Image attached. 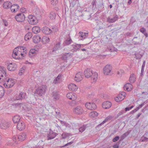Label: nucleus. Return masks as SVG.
Instances as JSON below:
<instances>
[{"label": "nucleus", "instance_id": "57", "mask_svg": "<svg viewBox=\"0 0 148 148\" xmlns=\"http://www.w3.org/2000/svg\"><path fill=\"white\" fill-rule=\"evenodd\" d=\"M119 137L118 136H116L113 139L112 141L113 142H116L119 139Z\"/></svg>", "mask_w": 148, "mask_h": 148}, {"label": "nucleus", "instance_id": "50", "mask_svg": "<svg viewBox=\"0 0 148 148\" xmlns=\"http://www.w3.org/2000/svg\"><path fill=\"white\" fill-rule=\"evenodd\" d=\"M140 140L142 142L147 141L148 140V138L143 136L141 137Z\"/></svg>", "mask_w": 148, "mask_h": 148}, {"label": "nucleus", "instance_id": "51", "mask_svg": "<svg viewBox=\"0 0 148 148\" xmlns=\"http://www.w3.org/2000/svg\"><path fill=\"white\" fill-rule=\"evenodd\" d=\"M129 132H127L124 133L121 136V138L122 139H124L129 135Z\"/></svg>", "mask_w": 148, "mask_h": 148}, {"label": "nucleus", "instance_id": "15", "mask_svg": "<svg viewBox=\"0 0 148 148\" xmlns=\"http://www.w3.org/2000/svg\"><path fill=\"white\" fill-rule=\"evenodd\" d=\"M57 135V134L50 130L47 135V140H49L53 139Z\"/></svg>", "mask_w": 148, "mask_h": 148}, {"label": "nucleus", "instance_id": "41", "mask_svg": "<svg viewBox=\"0 0 148 148\" xmlns=\"http://www.w3.org/2000/svg\"><path fill=\"white\" fill-rule=\"evenodd\" d=\"M140 31V32L146 36V37H147L148 36V34L146 32V29L145 28L143 27L141 28Z\"/></svg>", "mask_w": 148, "mask_h": 148}, {"label": "nucleus", "instance_id": "1", "mask_svg": "<svg viewBox=\"0 0 148 148\" xmlns=\"http://www.w3.org/2000/svg\"><path fill=\"white\" fill-rule=\"evenodd\" d=\"M47 87L45 85H42L38 87L35 91V94L37 96H42L45 94Z\"/></svg>", "mask_w": 148, "mask_h": 148}, {"label": "nucleus", "instance_id": "53", "mask_svg": "<svg viewBox=\"0 0 148 148\" xmlns=\"http://www.w3.org/2000/svg\"><path fill=\"white\" fill-rule=\"evenodd\" d=\"M124 72L123 70H120L119 71H118L117 72V75H119L120 76H121L122 74H124Z\"/></svg>", "mask_w": 148, "mask_h": 148}, {"label": "nucleus", "instance_id": "32", "mask_svg": "<svg viewBox=\"0 0 148 148\" xmlns=\"http://www.w3.org/2000/svg\"><path fill=\"white\" fill-rule=\"evenodd\" d=\"M98 74L97 73L94 72L92 73V75L91 76V78L93 80V82H95L98 78Z\"/></svg>", "mask_w": 148, "mask_h": 148}, {"label": "nucleus", "instance_id": "62", "mask_svg": "<svg viewBox=\"0 0 148 148\" xmlns=\"http://www.w3.org/2000/svg\"><path fill=\"white\" fill-rule=\"evenodd\" d=\"M118 97V96L115 98V100L117 102H119L120 101H121V100H120V99Z\"/></svg>", "mask_w": 148, "mask_h": 148}, {"label": "nucleus", "instance_id": "28", "mask_svg": "<svg viewBox=\"0 0 148 148\" xmlns=\"http://www.w3.org/2000/svg\"><path fill=\"white\" fill-rule=\"evenodd\" d=\"M61 75H59L58 76L55 78L53 82V83L55 84L60 83L61 82Z\"/></svg>", "mask_w": 148, "mask_h": 148}, {"label": "nucleus", "instance_id": "13", "mask_svg": "<svg viewBox=\"0 0 148 148\" xmlns=\"http://www.w3.org/2000/svg\"><path fill=\"white\" fill-rule=\"evenodd\" d=\"M17 65L14 63H11L7 66L8 69L10 71H14L16 69Z\"/></svg>", "mask_w": 148, "mask_h": 148}, {"label": "nucleus", "instance_id": "10", "mask_svg": "<svg viewBox=\"0 0 148 148\" xmlns=\"http://www.w3.org/2000/svg\"><path fill=\"white\" fill-rule=\"evenodd\" d=\"M83 112L82 108L79 106H77L73 108V112L76 114H81Z\"/></svg>", "mask_w": 148, "mask_h": 148}, {"label": "nucleus", "instance_id": "7", "mask_svg": "<svg viewBox=\"0 0 148 148\" xmlns=\"http://www.w3.org/2000/svg\"><path fill=\"white\" fill-rule=\"evenodd\" d=\"M85 106L88 109L91 110H94L97 108L96 105L92 102H87L85 104Z\"/></svg>", "mask_w": 148, "mask_h": 148}, {"label": "nucleus", "instance_id": "6", "mask_svg": "<svg viewBox=\"0 0 148 148\" xmlns=\"http://www.w3.org/2000/svg\"><path fill=\"white\" fill-rule=\"evenodd\" d=\"M26 97V94L25 93L21 92L19 94L15 95L13 98L14 100H20L25 99Z\"/></svg>", "mask_w": 148, "mask_h": 148}, {"label": "nucleus", "instance_id": "36", "mask_svg": "<svg viewBox=\"0 0 148 148\" xmlns=\"http://www.w3.org/2000/svg\"><path fill=\"white\" fill-rule=\"evenodd\" d=\"M136 80V77L135 75L134 74H132L131 75L130 78V82L131 83H134Z\"/></svg>", "mask_w": 148, "mask_h": 148}, {"label": "nucleus", "instance_id": "30", "mask_svg": "<svg viewBox=\"0 0 148 148\" xmlns=\"http://www.w3.org/2000/svg\"><path fill=\"white\" fill-rule=\"evenodd\" d=\"M40 28L37 26L34 27L32 28V32L35 34L39 33L40 32Z\"/></svg>", "mask_w": 148, "mask_h": 148}, {"label": "nucleus", "instance_id": "63", "mask_svg": "<svg viewBox=\"0 0 148 148\" xmlns=\"http://www.w3.org/2000/svg\"><path fill=\"white\" fill-rule=\"evenodd\" d=\"M62 136L63 138H65L66 137V133H62Z\"/></svg>", "mask_w": 148, "mask_h": 148}, {"label": "nucleus", "instance_id": "33", "mask_svg": "<svg viewBox=\"0 0 148 148\" xmlns=\"http://www.w3.org/2000/svg\"><path fill=\"white\" fill-rule=\"evenodd\" d=\"M126 93L124 92H122L120 93H119L118 95V97L120 99V100L121 101L125 97Z\"/></svg>", "mask_w": 148, "mask_h": 148}, {"label": "nucleus", "instance_id": "45", "mask_svg": "<svg viewBox=\"0 0 148 148\" xmlns=\"http://www.w3.org/2000/svg\"><path fill=\"white\" fill-rule=\"evenodd\" d=\"M42 41L44 43H46L49 42L50 39L49 37H45L42 38Z\"/></svg>", "mask_w": 148, "mask_h": 148}, {"label": "nucleus", "instance_id": "11", "mask_svg": "<svg viewBox=\"0 0 148 148\" xmlns=\"http://www.w3.org/2000/svg\"><path fill=\"white\" fill-rule=\"evenodd\" d=\"M84 73L86 77L89 78L91 77L92 75V71L90 69H87L84 71Z\"/></svg>", "mask_w": 148, "mask_h": 148}, {"label": "nucleus", "instance_id": "44", "mask_svg": "<svg viewBox=\"0 0 148 148\" xmlns=\"http://www.w3.org/2000/svg\"><path fill=\"white\" fill-rule=\"evenodd\" d=\"M36 50L34 49H32L30 50L29 53V56L30 57H32L33 56V54L36 53Z\"/></svg>", "mask_w": 148, "mask_h": 148}, {"label": "nucleus", "instance_id": "18", "mask_svg": "<svg viewBox=\"0 0 148 148\" xmlns=\"http://www.w3.org/2000/svg\"><path fill=\"white\" fill-rule=\"evenodd\" d=\"M17 49L16 48L14 49L12 55V57L15 59H18L19 58L18 55H20V53L18 52Z\"/></svg>", "mask_w": 148, "mask_h": 148}, {"label": "nucleus", "instance_id": "17", "mask_svg": "<svg viewBox=\"0 0 148 148\" xmlns=\"http://www.w3.org/2000/svg\"><path fill=\"white\" fill-rule=\"evenodd\" d=\"M52 97L54 101L59 99L60 96L58 92L57 91L53 92L52 93Z\"/></svg>", "mask_w": 148, "mask_h": 148}, {"label": "nucleus", "instance_id": "39", "mask_svg": "<svg viewBox=\"0 0 148 148\" xmlns=\"http://www.w3.org/2000/svg\"><path fill=\"white\" fill-rule=\"evenodd\" d=\"M78 1L77 0H72L70 3V6L73 7L78 3Z\"/></svg>", "mask_w": 148, "mask_h": 148}, {"label": "nucleus", "instance_id": "49", "mask_svg": "<svg viewBox=\"0 0 148 148\" xmlns=\"http://www.w3.org/2000/svg\"><path fill=\"white\" fill-rule=\"evenodd\" d=\"M16 106L19 107L20 108H24V106H25V104L24 103H16L15 104Z\"/></svg>", "mask_w": 148, "mask_h": 148}, {"label": "nucleus", "instance_id": "38", "mask_svg": "<svg viewBox=\"0 0 148 148\" xmlns=\"http://www.w3.org/2000/svg\"><path fill=\"white\" fill-rule=\"evenodd\" d=\"M72 46L73 48L75 49V50L73 49L72 50H74V51H76L77 49L80 48L81 47V45L75 44L73 45Z\"/></svg>", "mask_w": 148, "mask_h": 148}, {"label": "nucleus", "instance_id": "24", "mask_svg": "<svg viewBox=\"0 0 148 148\" xmlns=\"http://www.w3.org/2000/svg\"><path fill=\"white\" fill-rule=\"evenodd\" d=\"M26 137V134L25 133H22L18 136V138L20 141H23L25 140Z\"/></svg>", "mask_w": 148, "mask_h": 148}, {"label": "nucleus", "instance_id": "21", "mask_svg": "<svg viewBox=\"0 0 148 148\" xmlns=\"http://www.w3.org/2000/svg\"><path fill=\"white\" fill-rule=\"evenodd\" d=\"M42 30L43 33L47 35L49 34L52 32L50 29L46 27H43Z\"/></svg>", "mask_w": 148, "mask_h": 148}, {"label": "nucleus", "instance_id": "8", "mask_svg": "<svg viewBox=\"0 0 148 148\" xmlns=\"http://www.w3.org/2000/svg\"><path fill=\"white\" fill-rule=\"evenodd\" d=\"M28 21L31 25L35 24L37 23V20L35 17L31 15L29 16Z\"/></svg>", "mask_w": 148, "mask_h": 148}, {"label": "nucleus", "instance_id": "19", "mask_svg": "<svg viewBox=\"0 0 148 148\" xmlns=\"http://www.w3.org/2000/svg\"><path fill=\"white\" fill-rule=\"evenodd\" d=\"M68 88L70 90L75 91L77 89L78 87L74 84H71L69 85Z\"/></svg>", "mask_w": 148, "mask_h": 148}, {"label": "nucleus", "instance_id": "58", "mask_svg": "<svg viewBox=\"0 0 148 148\" xmlns=\"http://www.w3.org/2000/svg\"><path fill=\"white\" fill-rule=\"evenodd\" d=\"M73 143V141H71L69 143H67V144H65V145H64L63 146H62L61 147H65L67 146L68 145H71L72 144V143Z\"/></svg>", "mask_w": 148, "mask_h": 148}, {"label": "nucleus", "instance_id": "40", "mask_svg": "<svg viewBox=\"0 0 148 148\" xmlns=\"http://www.w3.org/2000/svg\"><path fill=\"white\" fill-rule=\"evenodd\" d=\"M89 115L91 117H95L97 116L98 113L96 111H93L90 113Z\"/></svg>", "mask_w": 148, "mask_h": 148}, {"label": "nucleus", "instance_id": "26", "mask_svg": "<svg viewBox=\"0 0 148 148\" xmlns=\"http://www.w3.org/2000/svg\"><path fill=\"white\" fill-rule=\"evenodd\" d=\"M12 3L10 1H6L3 3V7L5 9H8L11 7Z\"/></svg>", "mask_w": 148, "mask_h": 148}, {"label": "nucleus", "instance_id": "55", "mask_svg": "<svg viewBox=\"0 0 148 148\" xmlns=\"http://www.w3.org/2000/svg\"><path fill=\"white\" fill-rule=\"evenodd\" d=\"M51 4L53 5H56L58 3V0H51Z\"/></svg>", "mask_w": 148, "mask_h": 148}, {"label": "nucleus", "instance_id": "64", "mask_svg": "<svg viewBox=\"0 0 148 148\" xmlns=\"http://www.w3.org/2000/svg\"><path fill=\"white\" fill-rule=\"evenodd\" d=\"M96 1V0H93L92 1L91 4L92 6H94V5H96V2H95Z\"/></svg>", "mask_w": 148, "mask_h": 148}, {"label": "nucleus", "instance_id": "35", "mask_svg": "<svg viewBox=\"0 0 148 148\" xmlns=\"http://www.w3.org/2000/svg\"><path fill=\"white\" fill-rule=\"evenodd\" d=\"M32 36V34L31 32H29L25 36V40L27 41L31 38Z\"/></svg>", "mask_w": 148, "mask_h": 148}, {"label": "nucleus", "instance_id": "31", "mask_svg": "<svg viewBox=\"0 0 148 148\" xmlns=\"http://www.w3.org/2000/svg\"><path fill=\"white\" fill-rule=\"evenodd\" d=\"M73 54L70 53H66L63 54L61 58L63 60H66L68 57L72 56Z\"/></svg>", "mask_w": 148, "mask_h": 148}, {"label": "nucleus", "instance_id": "27", "mask_svg": "<svg viewBox=\"0 0 148 148\" xmlns=\"http://www.w3.org/2000/svg\"><path fill=\"white\" fill-rule=\"evenodd\" d=\"M16 48H17V49L18 52L19 53H21V52H23L26 53V48L25 47H21L18 46V47Z\"/></svg>", "mask_w": 148, "mask_h": 148}, {"label": "nucleus", "instance_id": "14", "mask_svg": "<svg viewBox=\"0 0 148 148\" xmlns=\"http://www.w3.org/2000/svg\"><path fill=\"white\" fill-rule=\"evenodd\" d=\"M17 127L18 130L21 131L25 128V125L23 121H20L17 124Z\"/></svg>", "mask_w": 148, "mask_h": 148}, {"label": "nucleus", "instance_id": "37", "mask_svg": "<svg viewBox=\"0 0 148 148\" xmlns=\"http://www.w3.org/2000/svg\"><path fill=\"white\" fill-rule=\"evenodd\" d=\"M5 94V90L3 87L0 86V98H1Z\"/></svg>", "mask_w": 148, "mask_h": 148}, {"label": "nucleus", "instance_id": "54", "mask_svg": "<svg viewBox=\"0 0 148 148\" xmlns=\"http://www.w3.org/2000/svg\"><path fill=\"white\" fill-rule=\"evenodd\" d=\"M135 55L136 59H140L142 56V55H139L138 53H135Z\"/></svg>", "mask_w": 148, "mask_h": 148}, {"label": "nucleus", "instance_id": "52", "mask_svg": "<svg viewBox=\"0 0 148 148\" xmlns=\"http://www.w3.org/2000/svg\"><path fill=\"white\" fill-rule=\"evenodd\" d=\"M80 34V36L82 38L84 39L86 38V34L84 33L80 32H79Z\"/></svg>", "mask_w": 148, "mask_h": 148}, {"label": "nucleus", "instance_id": "23", "mask_svg": "<svg viewBox=\"0 0 148 148\" xmlns=\"http://www.w3.org/2000/svg\"><path fill=\"white\" fill-rule=\"evenodd\" d=\"M41 40L40 37L38 35L34 36L33 38V41L35 43L39 42Z\"/></svg>", "mask_w": 148, "mask_h": 148}, {"label": "nucleus", "instance_id": "20", "mask_svg": "<svg viewBox=\"0 0 148 148\" xmlns=\"http://www.w3.org/2000/svg\"><path fill=\"white\" fill-rule=\"evenodd\" d=\"M112 103L109 101H106L103 102L102 104V107L106 109L110 108L111 106Z\"/></svg>", "mask_w": 148, "mask_h": 148}, {"label": "nucleus", "instance_id": "9", "mask_svg": "<svg viewBox=\"0 0 148 148\" xmlns=\"http://www.w3.org/2000/svg\"><path fill=\"white\" fill-rule=\"evenodd\" d=\"M16 21L18 22H22L23 21L25 18L24 14L23 13H19L15 16Z\"/></svg>", "mask_w": 148, "mask_h": 148}, {"label": "nucleus", "instance_id": "3", "mask_svg": "<svg viewBox=\"0 0 148 148\" xmlns=\"http://www.w3.org/2000/svg\"><path fill=\"white\" fill-rule=\"evenodd\" d=\"M112 67L110 65H107L104 68L103 73L105 75H111L112 74Z\"/></svg>", "mask_w": 148, "mask_h": 148}, {"label": "nucleus", "instance_id": "47", "mask_svg": "<svg viewBox=\"0 0 148 148\" xmlns=\"http://www.w3.org/2000/svg\"><path fill=\"white\" fill-rule=\"evenodd\" d=\"M60 48V43L58 42L57 43L56 45L53 48V51H56L57 50L59 49Z\"/></svg>", "mask_w": 148, "mask_h": 148}, {"label": "nucleus", "instance_id": "4", "mask_svg": "<svg viewBox=\"0 0 148 148\" xmlns=\"http://www.w3.org/2000/svg\"><path fill=\"white\" fill-rule=\"evenodd\" d=\"M10 126V123L5 120H0V128L3 130L8 129Z\"/></svg>", "mask_w": 148, "mask_h": 148}, {"label": "nucleus", "instance_id": "56", "mask_svg": "<svg viewBox=\"0 0 148 148\" xmlns=\"http://www.w3.org/2000/svg\"><path fill=\"white\" fill-rule=\"evenodd\" d=\"M139 109H140V107H137L136 108L134 109V110L132 111L131 112H130V113L133 114L134 113L136 112Z\"/></svg>", "mask_w": 148, "mask_h": 148}, {"label": "nucleus", "instance_id": "48", "mask_svg": "<svg viewBox=\"0 0 148 148\" xmlns=\"http://www.w3.org/2000/svg\"><path fill=\"white\" fill-rule=\"evenodd\" d=\"M86 128V125H83L82 127L79 128V132L82 133L84 131Z\"/></svg>", "mask_w": 148, "mask_h": 148}, {"label": "nucleus", "instance_id": "43", "mask_svg": "<svg viewBox=\"0 0 148 148\" xmlns=\"http://www.w3.org/2000/svg\"><path fill=\"white\" fill-rule=\"evenodd\" d=\"M139 39L137 37H134L132 40V43L134 45L139 44Z\"/></svg>", "mask_w": 148, "mask_h": 148}, {"label": "nucleus", "instance_id": "59", "mask_svg": "<svg viewBox=\"0 0 148 148\" xmlns=\"http://www.w3.org/2000/svg\"><path fill=\"white\" fill-rule=\"evenodd\" d=\"M113 117L111 115H109L108 117H107L105 119H106V120H107L108 121V120H110L111 119L113 118Z\"/></svg>", "mask_w": 148, "mask_h": 148}, {"label": "nucleus", "instance_id": "5", "mask_svg": "<svg viewBox=\"0 0 148 148\" xmlns=\"http://www.w3.org/2000/svg\"><path fill=\"white\" fill-rule=\"evenodd\" d=\"M5 69L3 67L0 66V82H3L5 75Z\"/></svg>", "mask_w": 148, "mask_h": 148}, {"label": "nucleus", "instance_id": "29", "mask_svg": "<svg viewBox=\"0 0 148 148\" xmlns=\"http://www.w3.org/2000/svg\"><path fill=\"white\" fill-rule=\"evenodd\" d=\"M118 18L117 15H116L112 18H108V21L110 23H112L117 21Z\"/></svg>", "mask_w": 148, "mask_h": 148}, {"label": "nucleus", "instance_id": "16", "mask_svg": "<svg viewBox=\"0 0 148 148\" xmlns=\"http://www.w3.org/2000/svg\"><path fill=\"white\" fill-rule=\"evenodd\" d=\"M66 97L67 98L73 100H74L77 99V96L74 93L71 92L68 93L66 95Z\"/></svg>", "mask_w": 148, "mask_h": 148}, {"label": "nucleus", "instance_id": "46", "mask_svg": "<svg viewBox=\"0 0 148 148\" xmlns=\"http://www.w3.org/2000/svg\"><path fill=\"white\" fill-rule=\"evenodd\" d=\"M72 42V40L70 37L68 38L65 41V44L67 45H70Z\"/></svg>", "mask_w": 148, "mask_h": 148}, {"label": "nucleus", "instance_id": "2", "mask_svg": "<svg viewBox=\"0 0 148 148\" xmlns=\"http://www.w3.org/2000/svg\"><path fill=\"white\" fill-rule=\"evenodd\" d=\"M3 82H5L4 83L5 87L8 88L12 87L15 84L14 81L13 79L11 78L7 79L6 77L4 78Z\"/></svg>", "mask_w": 148, "mask_h": 148}, {"label": "nucleus", "instance_id": "42", "mask_svg": "<svg viewBox=\"0 0 148 148\" xmlns=\"http://www.w3.org/2000/svg\"><path fill=\"white\" fill-rule=\"evenodd\" d=\"M56 16V14L54 12H51L49 15V17L51 19H54Z\"/></svg>", "mask_w": 148, "mask_h": 148}, {"label": "nucleus", "instance_id": "61", "mask_svg": "<svg viewBox=\"0 0 148 148\" xmlns=\"http://www.w3.org/2000/svg\"><path fill=\"white\" fill-rule=\"evenodd\" d=\"M3 22L4 23V24L6 26H7L8 25V23L7 22V21L4 19H3Z\"/></svg>", "mask_w": 148, "mask_h": 148}, {"label": "nucleus", "instance_id": "22", "mask_svg": "<svg viewBox=\"0 0 148 148\" xmlns=\"http://www.w3.org/2000/svg\"><path fill=\"white\" fill-rule=\"evenodd\" d=\"M132 85L130 83H127L124 86L125 90L128 91L131 90L132 89Z\"/></svg>", "mask_w": 148, "mask_h": 148}, {"label": "nucleus", "instance_id": "12", "mask_svg": "<svg viewBox=\"0 0 148 148\" xmlns=\"http://www.w3.org/2000/svg\"><path fill=\"white\" fill-rule=\"evenodd\" d=\"M83 75L82 73L79 72L75 75V80L77 82H79L83 79Z\"/></svg>", "mask_w": 148, "mask_h": 148}, {"label": "nucleus", "instance_id": "60", "mask_svg": "<svg viewBox=\"0 0 148 148\" xmlns=\"http://www.w3.org/2000/svg\"><path fill=\"white\" fill-rule=\"evenodd\" d=\"M24 71V69H23V68H21V70L19 72V74L20 75H22V73Z\"/></svg>", "mask_w": 148, "mask_h": 148}, {"label": "nucleus", "instance_id": "25", "mask_svg": "<svg viewBox=\"0 0 148 148\" xmlns=\"http://www.w3.org/2000/svg\"><path fill=\"white\" fill-rule=\"evenodd\" d=\"M19 8V7L18 5L14 4L12 5L11 7H10V9L12 12H15L17 11Z\"/></svg>", "mask_w": 148, "mask_h": 148}, {"label": "nucleus", "instance_id": "34", "mask_svg": "<svg viewBox=\"0 0 148 148\" xmlns=\"http://www.w3.org/2000/svg\"><path fill=\"white\" fill-rule=\"evenodd\" d=\"M13 120L14 123H18L19 121H21L20 120V117L18 115L14 116L13 118Z\"/></svg>", "mask_w": 148, "mask_h": 148}]
</instances>
